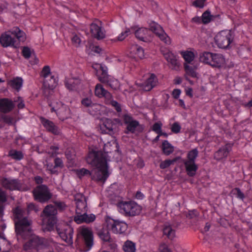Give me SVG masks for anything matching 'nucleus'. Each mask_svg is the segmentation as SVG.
<instances>
[{"label": "nucleus", "instance_id": "obj_18", "mask_svg": "<svg viewBox=\"0 0 252 252\" xmlns=\"http://www.w3.org/2000/svg\"><path fill=\"white\" fill-rule=\"evenodd\" d=\"M124 122L125 124L126 125L125 131L126 134H128L129 132L134 133L136 128L140 125L138 121L133 120L131 116L127 114L124 116Z\"/></svg>", "mask_w": 252, "mask_h": 252}, {"label": "nucleus", "instance_id": "obj_31", "mask_svg": "<svg viewBox=\"0 0 252 252\" xmlns=\"http://www.w3.org/2000/svg\"><path fill=\"white\" fill-rule=\"evenodd\" d=\"M161 149L162 153L166 156L171 155L174 150V146L166 140L163 141L161 145Z\"/></svg>", "mask_w": 252, "mask_h": 252}, {"label": "nucleus", "instance_id": "obj_58", "mask_svg": "<svg viewBox=\"0 0 252 252\" xmlns=\"http://www.w3.org/2000/svg\"><path fill=\"white\" fill-rule=\"evenodd\" d=\"M71 42L74 46L78 47L81 43V39L78 35L75 34L71 37Z\"/></svg>", "mask_w": 252, "mask_h": 252}, {"label": "nucleus", "instance_id": "obj_46", "mask_svg": "<svg viewBox=\"0 0 252 252\" xmlns=\"http://www.w3.org/2000/svg\"><path fill=\"white\" fill-rule=\"evenodd\" d=\"M74 172L77 177L80 179H82L84 176H90L91 175V172L89 170L84 168L75 169Z\"/></svg>", "mask_w": 252, "mask_h": 252}, {"label": "nucleus", "instance_id": "obj_55", "mask_svg": "<svg viewBox=\"0 0 252 252\" xmlns=\"http://www.w3.org/2000/svg\"><path fill=\"white\" fill-rule=\"evenodd\" d=\"M13 102H14H14L18 103L17 104V107L19 109H23L25 106L24 100H23V98L21 96H18L17 97L15 98L14 99Z\"/></svg>", "mask_w": 252, "mask_h": 252}, {"label": "nucleus", "instance_id": "obj_4", "mask_svg": "<svg viewBox=\"0 0 252 252\" xmlns=\"http://www.w3.org/2000/svg\"><path fill=\"white\" fill-rule=\"evenodd\" d=\"M87 203L84 197L76 198V215L74 220L77 223H90L95 220V216L93 214L87 215Z\"/></svg>", "mask_w": 252, "mask_h": 252}, {"label": "nucleus", "instance_id": "obj_60", "mask_svg": "<svg viewBox=\"0 0 252 252\" xmlns=\"http://www.w3.org/2000/svg\"><path fill=\"white\" fill-rule=\"evenodd\" d=\"M55 165L57 167L62 168L63 166V160L59 158H56L54 159Z\"/></svg>", "mask_w": 252, "mask_h": 252}, {"label": "nucleus", "instance_id": "obj_15", "mask_svg": "<svg viewBox=\"0 0 252 252\" xmlns=\"http://www.w3.org/2000/svg\"><path fill=\"white\" fill-rule=\"evenodd\" d=\"M0 183L3 188L11 191L20 190L21 188L20 181L16 179L3 177L0 178Z\"/></svg>", "mask_w": 252, "mask_h": 252}, {"label": "nucleus", "instance_id": "obj_56", "mask_svg": "<svg viewBox=\"0 0 252 252\" xmlns=\"http://www.w3.org/2000/svg\"><path fill=\"white\" fill-rule=\"evenodd\" d=\"M22 54L25 59H29L31 56V51L30 48L28 47H24L22 51Z\"/></svg>", "mask_w": 252, "mask_h": 252}, {"label": "nucleus", "instance_id": "obj_51", "mask_svg": "<svg viewBox=\"0 0 252 252\" xmlns=\"http://www.w3.org/2000/svg\"><path fill=\"white\" fill-rule=\"evenodd\" d=\"M59 148L57 146H51L49 149H48L47 153L51 157H54L59 154L58 151Z\"/></svg>", "mask_w": 252, "mask_h": 252}, {"label": "nucleus", "instance_id": "obj_29", "mask_svg": "<svg viewBox=\"0 0 252 252\" xmlns=\"http://www.w3.org/2000/svg\"><path fill=\"white\" fill-rule=\"evenodd\" d=\"M23 84V80L21 77H19L14 78L13 79L9 81L8 82V85L18 92L22 87Z\"/></svg>", "mask_w": 252, "mask_h": 252}, {"label": "nucleus", "instance_id": "obj_37", "mask_svg": "<svg viewBox=\"0 0 252 252\" xmlns=\"http://www.w3.org/2000/svg\"><path fill=\"white\" fill-rule=\"evenodd\" d=\"M163 233L170 240H173L175 237V230L171 225L165 226L163 228Z\"/></svg>", "mask_w": 252, "mask_h": 252}, {"label": "nucleus", "instance_id": "obj_13", "mask_svg": "<svg viewBox=\"0 0 252 252\" xmlns=\"http://www.w3.org/2000/svg\"><path fill=\"white\" fill-rule=\"evenodd\" d=\"M106 227L115 234H121L124 233L127 229V224L123 221L109 218L106 220Z\"/></svg>", "mask_w": 252, "mask_h": 252}, {"label": "nucleus", "instance_id": "obj_61", "mask_svg": "<svg viewBox=\"0 0 252 252\" xmlns=\"http://www.w3.org/2000/svg\"><path fill=\"white\" fill-rule=\"evenodd\" d=\"M111 105L115 108V110L118 112H120L122 111V109L120 104L115 100H112L111 102Z\"/></svg>", "mask_w": 252, "mask_h": 252}, {"label": "nucleus", "instance_id": "obj_43", "mask_svg": "<svg viewBox=\"0 0 252 252\" xmlns=\"http://www.w3.org/2000/svg\"><path fill=\"white\" fill-rule=\"evenodd\" d=\"M123 250L125 252H135V244L131 241L127 240L123 246Z\"/></svg>", "mask_w": 252, "mask_h": 252}, {"label": "nucleus", "instance_id": "obj_1", "mask_svg": "<svg viewBox=\"0 0 252 252\" xmlns=\"http://www.w3.org/2000/svg\"><path fill=\"white\" fill-rule=\"evenodd\" d=\"M87 163L95 167L97 170L93 176V179L104 184L110 175L105 154L101 151H90L87 158Z\"/></svg>", "mask_w": 252, "mask_h": 252}, {"label": "nucleus", "instance_id": "obj_20", "mask_svg": "<svg viewBox=\"0 0 252 252\" xmlns=\"http://www.w3.org/2000/svg\"><path fill=\"white\" fill-rule=\"evenodd\" d=\"M39 120L42 125L47 131L54 135H59L60 133V129L52 121L43 117H40Z\"/></svg>", "mask_w": 252, "mask_h": 252}, {"label": "nucleus", "instance_id": "obj_21", "mask_svg": "<svg viewBox=\"0 0 252 252\" xmlns=\"http://www.w3.org/2000/svg\"><path fill=\"white\" fill-rule=\"evenodd\" d=\"M158 83L157 77L154 74L152 73L139 86L145 91H150L157 86Z\"/></svg>", "mask_w": 252, "mask_h": 252}, {"label": "nucleus", "instance_id": "obj_11", "mask_svg": "<svg viewBox=\"0 0 252 252\" xmlns=\"http://www.w3.org/2000/svg\"><path fill=\"white\" fill-rule=\"evenodd\" d=\"M79 234L81 237L82 241L84 246V252L90 251L94 245V236L92 230L85 227H80L79 229Z\"/></svg>", "mask_w": 252, "mask_h": 252}, {"label": "nucleus", "instance_id": "obj_32", "mask_svg": "<svg viewBox=\"0 0 252 252\" xmlns=\"http://www.w3.org/2000/svg\"><path fill=\"white\" fill-rule=\"evenodd\" d=\"M131 52L133 53L134 58L142 59L144 57V51L143 49L138 46L134 45L131 48Z\"/></svg>", "mask_w": 252, "mask_h": 252}, {"label": "nucleus", "instance_id": "obj_41", "mask_svg": "<svg viewBox=\"0 0 252 252\" xmlns=\"http://www.w3.org/2000/svg\"><path fill=\"white\" fill-rule=\"evenodd\" d=\"M102 106L96 103H93L87 111L91 115H95L99 114Z\"/></svg>", "mask_w": 252, "mask_h": 252}, {"label": "nucleus", "instance_id": "obj_36", "mask_svg": "<svg viewBox=\"0 0 252 252\" xmlns=\"http://www.w3.org/2000/svg\"><path fill=\"white\" fill-rule=\"evenodd\" d=\"M181 55L188 63H190L192 62L195 58L194 53L191 51H185L181 52Z\"/></svg>", "mask_w": 252, "mask_h": 252}, {"label": "nucleus", "instance_id": "obj_38", "mask_svg": "<svg viewBox=\"0 0 252 252\" xmlns=\"http://www.w3.org/2000/svg\"><path fill=\"white\" fill-rule=\"evenodd\" d=\"M6 192L0 188V217L3 215V205L7 201Z\"/></svg>", "mask_w": 252, "mask_h": 252}, {"label": "nucleus", "instance_id": "obj_23", "mask_svg": "<svg viewBox=\"0 0 252 252\" xmlns=\"http://www.w3.org/2000/svg\"><path fill=\"white\" fill-rule=\"evenodd\" d=\"M91 33L94 37L100 40L105 36V32L101 26V23H92L90 26Z\"/></svg>", "mask_w": 252, "mask_h": 252}, {"label": "nucleus", "instance_id": "obj_50", "mask_svg": "<svg viewBox=\"0 0 252 252\" xmlns=\"http://www.w3.org/2000/svg\"><path fill=\"white\" fill-rule=\"evenodd\" d=\"M1 118L5 123L8 124V125H12L15 123L14 118L10 116L2 115L1 116Z\"/></svg>", "mask_w": 252, "mask_h": 252}, {"label": "nucleus", "instance_id": "obj_47", "mask_svg": "<svg viewBox=\"0 0 252 252\" xmlns=\"http://www.w3.org/2000/svg\"><path fill=\"white\" fill-rule=\"evenodd\" d=\"M184 68L188 75L193 78L196 77V72L192 66L188 65L187 63H184Z\"/></svg>", "mask_w": 252, "mask_h": 252}, {"label": "nucleus", "instance_id": "obj_26", "mask_svg": "<svg viewBox=\"0 0 252 252\" xmlns=\"http://www.w3.org/2000/svg\"><path fill=\"white\" fill-rule=\"evenodd\" d=\"M64 84L70 91H77L81 85V80L78 78H65Z\"/></svg>", "mask_w": 252, "mask_h": 252}, {"label": "nucleus", "instance_id": "obj_9", "mask_svg": "<svg viewBox=\"0 0 252 252\" xmlns=\"http://www.w3.org/2000/svg\"><path fill=\"white\" fill-rule=\"evenodd\" d=\"M56 231L60 238L68 245L73 244V229L65 222L59 223L56 225Z\"/></svg>", "mask_w": 252, "mask_h": 252}, {"label": "nucleus", "instance_id": "obj_3", "mask_svg": "<svg viewBox=\"0 0 252 252\" xmlns=\"http://www.w3.org/2000/svg\"><path fill=\"white\" fill-rule=\"evenodd\" d=\"M26 39L24 31L15 27L9 31L2 33L0 37V43L3 47L17 48L19 43L24 42Z\"/></svg>", "mask_w": 252, "mask_h": 252}, {"label": "nucleus", "instance_id": "obj_49", "mask_svg": "<svg viewBox=\"0 0 252 252\" xmlns=\"http://www.w3.org/2000/svg\"><path fill=\"white\" fill-rule=\"evenodd\" d=\"M50 75H52L51 74L50 66L48 65L44 66L41 71V76L45 79L47 78L48 77L50 76Z\"/></svg>", "mask_w": 252, "mask_h": 252}, {"label": "nucleus", "instance_id": "obj_22", "mask_svg": "<svg viewBox=\"0 0 252 252\" xmlns=\"http://www.w3.org/2000/svg\"><path fill=\"white\" fill-rule=\"evenodd\" d=\"M15 105L13 100L8 98H0V112L7 114L12 111Z\"/></svg>", "mask_w": 252, "mask_h": 252}, {"label": "nucleus", "instance_id": "obj_5", "mask_svg": "<svg viewBox=\"0 0 252 252\" xmlns=\"http://www.w3.org/2000/svg\"><path fill=\"white\" fill-rule=\"evenodd\" d=\"M92 67L95 71V74L100 82L106 84L113 89L116 88L118 82L117 80L108 74L106 66L102 64L94 63Z\"/></svg>", "mask_w": 252, "mask_h": 252}, {"label": "nucleus", "instance_id": "obj_59", "mask_svg": "<svg viewBox=\"0 0 252 252\" xmlns=\"http://www.w3.org/2000/svg\"><path fill=\"white\" fill-rule=\"evenodd\" d=\"M46 166L47 170L50 171L51 174H56L58 172V171L56 170V167L52 163H47Z\"/></svg>", "mask_w": 252, "mask_h": 252}, {"label": "nucleus", "instance_id": "obj_10", "mask_svg": "<svg viewBox=\"0 0 252 252\" xmlns=\"http://www.w3.org/2000/svg\"><path fill=\"white\" fill-rule=\"evenodd\" d=\"M48 246L47 240L36 235L32 236L29 240L24 244V249L26 251L35 249L39 251Z\"/></svg>", "mask_w": 252, "mask_h": 252}, {"label": "nucleus", "instance_id": "obj_62", "mask_svg": "<svg viewBox=\"0 0 252 252\" xmlns=\"http://www.w3.org/2000/svg\"><path fill=\"white\" fill-rule=\"evenodd\" d=\"M54 206L56 207V210H57V209L59 210H63L65 206L64 203L57 201L55 202Z\"/></svg>", "mask_w": 252, "mask_h": 252}, {"label": "nucleus", "instance_id": "obj_42", "mask_svg": "<svg viewBox=\"0 0 252 252\" xmlns=\"http://www.w3.org/2000/svg\"><path fill=\"white\" fill-rule=\"evenodd\" d=\"M135 28L134 27H131L130 29L126 28L125 31L122 32L117 37L116 39H114L115 41H122L124 40L126 37L130 34L132 32H133V30H134Z\"/></svg>", "mask_w": 252, "mask_h": 252}, {"label": "nucleus", "instance_id": "obj_19", "mask_svg": "<svg viewBox=\"0 0 252 252\" xmlns=\"http://www.w3.org/2000/svg\"><path fill=\"white\" fill-rule=\"evenodd\" d=\"M134 30L133 32H134L136 37L139 40L147 42L151 40V31L147 28H139L136 29V27H134Z\"/></svg>", "mask_w": 252, "mask_h": 252}, {"label": "nucleus", "instance_id": "obj_16", "mask_svg": "<svg viewBox=\"0 0 252 252\" xmlns=\"http://www.w3.org/2000/svg\"><path fill=\"white\" fill-rule=\"evenodd\" d=\"M233 143L227 142L223 146H221L214 154V158L217 161H221L226 159L232 149Z\"/></svg>", "mask_w": 252, "mask_h": 252}, {"label": "nucleus", "instance_id": "obj_57", "mask_svg": "<svg viewBox=\"0 0 252 252\" xmlns=\"http://www.w3.org/2000/svg\"><path fill=\"white\" fill-rule=\"evenodd\" d=\"M206 0H194L192 1V5L195 7L202 8L205 5Z\"/></svg>", "mask_w": 252, "mask_h": 252}, {"label": "nucleus", "instance_id": "obj_25", "mask_svg": "<svg viewBox=\"0 0 252 252\" xmlns=\"http://www.w3.org/2000/svg\"><path fill=\"white\" fill-rule=\"evenodd\" d=\"M164 57L169 63V66L172 70H178L180 68V63L176 56L171 52H167L164 54Z\"/></svg>", "mask_w": 252, "mask_h": 252}, {"label": "nucleus", "instance_id": "obj_7", "mask_svg": "<svg viewBox=\"0 0 252 252\" xmlns=\"http://www.w3.org/2000/svg\"><path fill=\"white\" fill-rule=\"evenodd\" d=\"M235 36L234 32L231 30H223L219 32L215 37L216 44L219 48H228L233 42Z\"/></svg>", "mask_w": 252, "mask_h": 252}, {"label": "nucleus", "instance_id": "obj_14", "mask_svg": "<svg viewBox=\"0 0 252 252\" xmlns=\"http://www.w3.org/2000/svg\"><path fill=\"white\" fill-rule=\"evenodd\" d=\"M49 106L51 107V112H55L60 120H63L70 115V110L69 108L61 102H57L56 107L52 106V104H49Z\"/></svg>", "mask_w": 252, "mask_h": 252}, {"label": "nucleus", "instance_id": "obj_35", "mask_svg": "<svg viewBox=\"0 0 252 252\" xmlns=\"http://www.w3.org/2000/svg\"><path fill=\"white\" fill-rule=\"evenodd\" d=\"M213 54L210 52H204L201 53L199 57L200 62L210 65Z\"/></svg>", "mask_w": 252, "mask_h": 252}, {"label": "nucleus", "instance_id": "obj_54", "mask_svg": "<svg viewBox=\"0 0 252 252\" xmlns=\"http://www.w3.org/2000/svg\"><path fill=\"white\" fill-rule=\"evenodd\" d=\"M170 129L173 133L177 134L180 132L181 126L178 122H175L171 125Z\"/></svg>", "mask_w": 252, "mask_h": 252}, {"label": "nucleus", "instance_id": "obj_64", "mask_svg": "<svg viewBox=\"0 0 252 252\" xmlns=\"http://www.w3.org/2000/svg\"><path fill=\"white\" fill-rule=\"evenodd\" d=\"M159 250L160 252H171L167 246L165 244H161L159 246Z\"/></svg>", "mask_w": 252, "mask_h": 252}, {"label": "nucleus", "instance_id": "obj_33", "mask_svg": "<svg viewBox=\"0 0 252 252\" xmlns=\"http://www.w3.org/2000/svg\"><path fill=\"white\" fill-rule=\"evenodd\" d=\"M109 229L107 227L106 228L103 227L100 229L98 232V235L99 238L103 241L106 242H110L111 237L109 232Z\"/></svg>", "mask_w": 252, "mask_h": 252}, {"label": "nucleus", "instance_id": "obj_45", "mask_svg": "<svg viewBox=\"0 0 252 252\" xmlns=\"http://www.w3.org/2000/svg\"><path fill=\"white\" fill-rule=\"evenodd\" d=\"M202 23L207 24L210 23L215 16L211 14L209 10H206L202 15Z\"/></svg>", "mask_w": 252, "mask_h": 252}, {"label": "nucleus", "instance_id": "obj_6", "mask_svg": "<svg viewBox=\"0 0 252 252\" xmlns=\"http://www.w3.org/2000/svg\"><path fill=\"white\" fill-rule=\"evenodd\" d=\"M57 210L53 205H47L43 211L42 222L44 225V230L51 231L54 228V225L56 223V215Z\"/></svg>", "mask_w": 252, "mask_h": 252}, {"label": "nucleus", "instance_id": "obj_53", "mask_svg": "<svg viewBox=\"0 0 252 252\" xmlns=\"http://www.w3.org/2000/svg\"><path fill=\"white\" fill-rule=\"evenodd\" d=\"M93 102H92L91 98L89 97H86L81 100V104L84 107L87 108V110L88 111L89 108L92 105Z\"/></svg>", "mask_w": 252, "mask_h": 252}, {"label": "nucleus", "instance_id": "obj_30", "mask_svg": "<svg viewBox=\"0 0 252 252\" xmlns=\"http://www.w3.org/2000/svg\"><path fill=\"white\" fill-rule=\"evenodd\" d=\"M94 93L95 94L99 97H105L109 98L111 96L110 93L104 89L100 84H98L96 85Z\"/></svg>", "mask_w": 252, "mask_h": 252}, {"label": "nucleus", "instance_id": "obj_28", "mask_svg": "<svg viewBox=\"0 0 252 252\" xmlns=\"http://www.w3.org/2000/svg\"><path fill=\"white\" fill-rule=\"evenodd\" d=\"M184 165L187 175L191 177L194 176L198 170V165L195 162L185 161Z\"/></svg>", "mask_w": 252, "mask_h": 252}, {"label": "nucleus", "instance_id": "obj_52", "mask_svg": "<svg viewBox=\"0 0 252 252\" xmlns=\"http://www.w3.org/2000/svg\"><path fill=\"white\" fill-rule=\"evenodd\" d=\"M162 124L160 122H158L153 124L151 129L157 134L162 130Z\"/></svg>", "mask_w": 252, "mask_h": 252}, {"label": "nucleus", "instance_id": "obj_63", "mask_svg": "<svg viewBox=\"0 0 252 252\" xmlns=\"http://www.w3.org/2000/svg\"><path fill=\"white\" fill-rule=\"evenodd\" d=\"M181 93V91L180 89H175L173 90L172 95L173 96V97L175 99H178Z\"/></svg>", "mask_w": 252, "mask_h": 252}, {"label": "nucleus", "instance_id": "obj_34", "mask_svg": "<svg viewBox=\"0 0 252 252\" xmlns=\"http://www.w3.org/2000/svg\"><path fill=\"white\" fill-rule=\"evenodd\" d=\"M50 79H45L43 82V86L45 88H47L50 90H53L55 88L57 84L56 78L53 75H50Z\"/></svg>", "mask_w": 252, "mask_h": 252}, {"label": "nucleus", "instance_id": "obj_12", "mask_svg": "<svg viewBox=\"0 0 252 252\" xmlns=\"http://www.w3.org/2000/svg\"><path fill=\"white\" fill-rule=\"evenodd\" d=\"M34 199L40 202H45L52 197L48 187L45 185L37 186L32 191Z\"/></svg>", "mask_w": 252, "mask_h": 252}, {"label": "nucleus", "instance_id": "obj_27", "mask_svg": "<svg viewBox=\"0 0 252 252\" xmlns=\"http://www.w3.org/2000/svg\"><path fill=\"white\" fill-rule=\"evenodd\" d=\"M225 63V59L221 54L214 53L210 65L214 67L220 68Z\"/></svg>", "mask_w": 252, "mask_h": 252}, {"label": "nucleus", "instance_id": "obj_39", "mask_svg": "<svg viewBox=\"0 0 252 252\" xmlns=\"http://www.w3.org/2000/svg\"><path fill=\"white\" fill-rule=\"evenodd\" d=\"M8 155L12 159L16 160H21L24 158V154L22 152L16 150H10Z\"/></svg>", "mask_w": 252, "mask_h": 252}, {"label": "nucleus", "instance_id": "obj_2", "mask_svg": "<svg viewBox=\"0 0 252 252\" xmlns=\"http://www.w3.org/2000/svg\"><path fill=\"white\" fill-rule=\"evenodd\" d=\"M13 215L17 235L26 239V236L30 234L31 224V221L28 219L27 211L20 207H17L13 210Z\"/></svg>", "mask_w": 252, "mask_h": 252}, {"label": "nucleus", "instance_id": "obj_8", "mask_svg": "<svg viewBox=\"0 0 252 252\" xmlns=\"http://www.w3.org/2000/svg\"><path fill=\"white\" fill-rule=\"evenodd\" d=\"M119 211L126 216H134L140 214L141 207L134 201H121L117 204Z\"/></svg>", "mask_w": 252, "mask_h": 252}, {"label": "nucleus", "instance_id": "obj_24", "mask_svg": "<svg viewBox=\"0 0 252 252\" xmlns=\"http://www.w3.org/2000/svg\"><path fill=\"white\" fill-rule=\"evenodd\" d=\"M115 126L112 121L109 119H105L100 125V130L102 133L112 135L114 133L113 127Z\"/></svg>", "mask_w": 252, "mask_h": 252}, {"label": "nucleus", "instance_id": "obj_17", "mask_svg": "<svg viewBox=\"0 0 252 252\" xmlns=\"http://www.w3.org/2000/svg\"><path fill=\"white\" fill-rule=\"evenodd\" d=\"M150 29L162 41L166 44H169L170 43V37L165 32L159 24L155 22L152 23L150 25Z\"/></svg>", "mask_w": 252, "mask_h": 252}, {"label": "nucleus", "instance_id": "obj_44", "mask_svg": "<svg viewBox=\"0 0 252 252\" xmlns=\"http://www.w3.org/2000/svg\"><path fill=\"white\" fill-rule=\"evenodd\" d=\"M198 155V151L196 148L189 151L187 154V158L185 161L195 162V159Z\"/></svg>", "mask_w": 252, "mask_h": 252}, {"label": "nucleus", "instance_id": "obj_40", "mask_svg": "<svg viewBox=\"0 0 252 252\" xmlns=\"http://www.w3.org/2000/svg\"><path fill=\"white\" fill-rule=\"evenodd\" d=\"M230 195L231 196H234L237 199L244 201V199L245 198V195L244 193L239 188H235L233 189L230 192Z\"/></svg>", "mask_w": 252, "mask_h": 252}, {"label": "nucleus", "instance_id": "obj_48", "mask_svg": "<svg viewBox=\"0 0 252 252\" xmlns=\"http://www.w3.org/2000/svg\"><path fill=\"white\" fill-rule=\"evenodd\" d=\"M176 159L175 158L172 159H166L163 161H162L159 165L160 168L162 169H164L165 168H168L171 165L173 164L175 162H176Z\"/></svg>", "mask_w": 252, "mask_h": 252}]
</instances>
